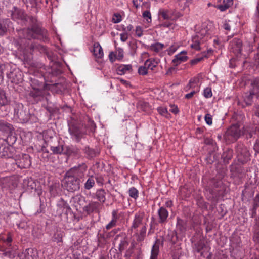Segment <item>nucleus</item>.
Instances as JSON below:
<instances>
[{
	"mask_svg": "<svg viewBox=\"0 0 259 259\" xmlns=\"http://www.w3.org/2000/svg\"><path fill=\"white\" fill-rule=\"evenodd\" d=\"M167 239L170 241L173 245L177 243L178 239V237L177 236V233L176 231H169L167 235Z\"/></svg>",
	"mask_w": 259,
	"mask_h": 259,
	"instance_id": "36",
	"label": "nucleus"
},
{
	"mask_svg": "<svg viewBox=\"0 0 259 259\" xmlns=\"http://www.w3.org/2000/svg\"><path fill=\"white\" fill-rule=\"evenodd\" d=\"M51 150L53 154H63L64 146L58 145L57 146H50Z\"/></svg>",
	"mask_w": 259,
	"mask_h": 259,
	"instance_id": "35",
	"label": "nucleus"
},
{
	"mask_svg": "<svg viewBox=\"0 0 259 259\" xmlns=\"http://www.w3.org/2000/svg\"><path fill=\"white\" fill-rule=\"evenodd\" d=\"M186 54V52L182 51L175 56V58L172 60V62L175 64V66H178L182 62L187 60L188 57L185 55Z\"/></svg>",
	"mask_w": 259,
	"mask_h": 259,
	"instance_id": "24",
	"label": "nucleus"
},
{
	"mask_svg": "<svg viewBox=\"0 0 259 259\" xmlns=\"http://www.w3.org/2000/svg\"><path fill=\"white\" fill-rule=\"evenodd\" d=\"M80 154V149L75 145H65L64 150V155L68 157L79 156Z\"/></svg>",
	"mask_w": 259,
	"mask_h": 259,
	"instance_id": "15",
	"label": "nucleus"
},
{
	"mask_svg": "<svg viewBox=\"0 0 259 259\" xmlns=\"http://www.w3.org/2000/svg\"><path fill=\"white\" fill-rule=\"evenodd\" d=\"M233 154V150L230 149H227L223 152L222 155V158L223 160V162L225 163H228L229 161L232 159Z\"/></svg>",
	"mask_w": 259,
	"mask_h": 259,
	"instance_id": "30",
	"label": "nucleus"
},
{
	"mask_svg": "<svg viewBox=\"0 0 259 259\" xmlns=\"http://www.w3.org/2000/svg\"><path fill=\"white\" fill-rule=\"evenodd\" d=\"M41 46L45 48V50L44 51H38L40 53H45L46 54V55L47 56L48 58H49V59L50 61H53V59H52L53 53L52 52H49L47 51V49L45 46H44L43 45H41Z\"/></svg>",
	"mask_w": 259,
	"mask_h": 259,
	"instance_id": "52",
	"label": "nucleus"
},
{
	"mask_svg": "<svg viewBox=\"0 0 259 259\" xmlns=\"http://www.w3.org/2000/svg\"><path fill=\"white\" fill-rule=\"evenodd\" d=\"M11 18L16 21H20L24 25L29 24L30 27L19 30L20 36H27L29 38L39 39L46 42L49 40L47 31L39 24L37 18L33 16L28 15L24 10L13 7L10 11Z\"/></svg>",
	"mask_w": 259,
	"mask_h": 259,
	"instance_id": "1",
	"label": "nucleus"
},
{
	"mask_svg": "<svg viewBox=\"0 0 259 259\" xmlns=\"http://www.w3.org/2000/svg\"><path fill=\"white\" fill-rule=\"evenodd\" d=\"M38 256L37 250L31 248L26 249L18 254V257L19 259H37Z\"/></svg>",
	"mask_w": 259,
	"mask_h": 259,
	"instance_id": "14",
	"label": "nucleus"
},
{
	"mask_svg": "<svg viewBox=\"0 0 259 259\" xmlns=\"http://www.w3.org/2000/svg\"><path fill=\"white\" fill-rule=\"evenodd\" d=\"M148 69L146 66H140L138 69V73L140 75H145L148 73Z\"/></svg>",
	"mask_w": 259,
	"mask_h": 259,
	"instance_id": "48",
	"label": "nucleus"
},
{
	"mask_svg": "<svg viewBox=\"0 0 259 259\" xmlns=\"http://www.w3.org/2000/svg\"><path fill=\"white\" fill-rule=\"evenodd\" d=\"M83 151L85 157L91 160L98 156L100 154V150L97 148H91L89 146H86L83 149Z\"/></svg>",
	"mask_w": 259,
	"mask_h": 259,
	"instance_id": "16",
	"label": "nucleus"
},
{
	"mask_svg": "<svg viewBox=\"0 0 259 259\" xmlns=\"http://www.w3.org/2000/svg\"><path fill=\"white\" fill-rule=\"evenodd\" d=\"M233 0H223L221 5H219L216 7L221 11H224L228 9L233 5Z\"/></svg>",
	"mask_w": 259,
	"mask_h": 259,
	"instance_id": "34",
	"label": "nucleus"
},
{
	"mask_svg": "<svg viewBox=\"0 0 259 259\" xmlns=\"http://www.w3.org/2000/svg\"><path fill=\"white\" fill-rule=\"evenodd\" d=\"M69 131L70 134L75 137L77 142H79L84 135V133L78 126L74 124L69 127Z\"/></svg>",
	"mask_w": 259,
	"mask_h": 259,
	"instance_id": "18",
	"label": "nucleus"
},
{
	"mask_svg": "<svg viewBox=\"0 0 259 259\" xmlns=\"http://www.w3.org/2000/svg\"><path fill=\"white\" fill-rule=\"evenodd\" d=\"M16 140L17 138L16 136L12 134H10L8 136L5 142H7L9 145L11 146V145L14 144L16 142Z\"/></svg>",
	"mask_w": 259,
	"mask_h": 259,
	"instance_id": "43",
	"label": "nucleus"
},
{
	"mask_svg": "<svg viewBox=\"0 0 259 259\" xmlns=\"http://www.w3.org/2000/svg\"><path fill=\"white\" fill-rule=\"evenodd\" d=\"M255 94V93L251 90L249 92L244 93L242 95V102L238 101V104L241 106L242 108L251 106L253 103V97Z\"/></svg>",
	"mask_w": 259,
	"mask_h": 259,
	"instance_id": "12",
	"label": "nucleus"
},
{
	"mask_svg": "<svg viewBox=\"0 0 259 259\" xmlns=\"http://www.w3.org/2000/svg\"><path fill=\"white\" fill-rule=\"evenodd\" d=\"M63 232L60 231H57L52 237L53 241L57 243H60L62 242Z\"/></svg>",
	"mask_w": 259,
	"mask_h": 259,
	"instance_id": "39",
	"label": "nucleus"
},
{
	"mask_svg": "<svg viewBox=\"0 0 259 259\" xmlns=\"http://www.w3.org/2000/svg\"><path fill=\"white\" fill-rule=\"evenodd\" d=\"M9 77L12 78V82L15 83H19L22 80L21 74L19 71L11 72Z\"/></svg>",
	"mask_w": 259,
	"mask_h": 259,
	"instance_id": "32",
	"label": "nucleus"
},
{
	"mask_svg": "<svg viewBox=\"0 0 259 259\" xmlns=\"http://www.w3.org/2000/svg\"><path fill=\"white\" fill-rule=\"evenodd\" d=\"M100 204L98 202L91 201L89 204L83 207V211L87 214L90 215L93 212H97L99 211V208Z\"/></svg>",
	"mask_w": 259,
	"mask_h": 259,
	"instance_id": "17",
	"label": "nucleus"
},
{
	"mask_svg": "<svg viewBox=\"0 0 259 259\" xmlns=\"http://www.w3.org/2000/svg\"><path fill=\"white\" fill-rule=\"evenodd\" d=\"M27 185L28 187H30L31 189H36V182L31 178L28 179Z\"/></svg>",
	"mask_w": 259,
	"mask_h": 259,
	"instance_id": "47",
	"label": "nucleus"
},
{
	"mask_svg": "<svg viewBox=\"0 0 259 259\" xmlns=\"http://www.w3.org/2000/svg\"><path fill=\"white\" fill-rule=\"evenodd\" d=\"M64 181V186L67 191L73 192L79 190L81 180L79 178L66 174Z\"/></svg>",
	"mask_w": 259,
	"mask_h": 259,
	"instance_id": "6",
	"label": "nucleus"
},
{
	"mask_svg": "<svg viewBox=\"0 0 259 259\" xmlns=\"http://www.w3.org/2000/svg\"><path fill=\"white\" fill-rule=\"evenodd\" d=\"M163 47L164 45L163 44L157 42L152 44L150 48L151 50L157 53L162 50Z\"/></svg>",
	"mask_w": 259,
	"mask_h": 259,
	"instance_id": "41",
	"label": "nucleus"
},
{
	"mask_svg": "<svg viewBox=\"0 0 259 259\" xmlns=\"http://www.w3.org/2000/svg\"><path fill=\"white\" fill-rule=\"evenodd\" d=\"M259 206V202H254L253 205V207L251 209V217L255 218L256 214V209Z\"/></svg>",
	"mask_w": 259,
	"mask_h": 259,
	"instance_id": "50",
	"label": "nucleus"
},
{
	"mask_svg": "<svg viewBox=\"0 0 259 259\" xmlns=\"http://www.w3.org/2000/svg\"><path fill=\"white\" fill-rule=\"evenodd\" d=\"M192 44L191 45L192 48L195 49L196 50H200V38L198 35H196L192 38Z\"/></svg>",
	"mask_w": 259,
	"mask_h": 259,
	"instance_id": "38",
	"label": "nucleus"
},
{
	"mask_svg": "<svg viewBox=\"0 0 259 259\" xmlns=\"http://www.w3.org/2000/svg\"><path fill=\"white\" fill-rule=\"evenodd\" d=\"M253 60L255 64L257 66H259V43L257 49V52L254 54Z\"/></svg>",
	"mask_w": 259,
	"mask_h": 259,
	"instance_id": "54",
	"label": "nucleus"
},
{
	"mask_svg": "<svg viewBox=\"0 0 259 259\" xmlns=\"http://www.w3.org/2000/svg\"><path fill=\"white\" fill-rule=\"evenodd\" d=\"M10 102L6 96V91L0 88V110H1V115L2 116L7 115L9 113Z\"/></svg>",
	"mask_w": 259,
	"mask_h": 259,
	"instance_id": "8",
	"label": "nucleus"
},
{
	"mask_svg": "<svg viewBox=\"0 0 259 259\" xmlns=\"http://www.w3.org/2000/svg\"><path fill=\"white\" fill-rule=\"evenodd\" d=\"M177 229L181 232H185L186 230V222L179 217H177Z\"/></svg>",
	"mask_w": 259,
	"mask_h": 259,
	"instance_id": "33",
	"label": "nucleus"
},
{
	"mask_svg": "<svg viewBox=\"0 0 259 259\" xmlns=\"http://www.w3.org/2000/svg\"><path fill=\"white\" fill-rule=\"evenodd\" d=\"M117 221H115L114 220H112L110 221V222L106 226V229L107 230H109L111 228L114 227L116 224Z\"/></svg>",
	"mask_w": 259,
	"mask_h": 259,
	"instance_id": "63",
	"label": "nucleus"
},
{
	"mask_svg": "<svg viewBox=\"0 0 259 259\" xmlns=\"http://www.w3.org/2000/svg\"><path fill=\"white\" fill-rule=\"evenodd\" d=\"M207 57L206 55H203L202 57H198L195 59H194L191 61V64L192 65H195L200 62L202 59H203V57Z\"/></svg>",
	"mask_w": 259,
	"mask_h": 259,
	"instance_id": "57",
	"label": "nucleus"
},
{
	"mask_svg": "<svg viewBox=\"0 0 259 259\" xmlns=\"http://www.w3.org/2000/svg\"><path fill=\"white\" fill-rule=\"evenodd\" d=\"M132 70V66L131 64L128 65H120L117 69V73L119 75H123L126 73L127 71L131 72Z\"/></svg>",
	"mask_w": 259,
	"mask_h": 259,
	"instance_id": "31",
	"label": "nucleus"
},
{
	"mask_svg": "<svg viewBox=\"0 0 259 259\" xmlns=\"http://www.w3.org/2000/svg\"><path fill=\"white\" fill-rule=\"evenodd\" d=\"M116 57L118 60H121L123 57V50L121 48H118L117 50V55Z\"/></svg>",
	"mask_w": 259,
	"mask_h": 259,
	"instance_id": "61",
	"label": "nucleus"
},
{
	"mask_svg": "<svg viewBox=\"0 0 259 259\" xmlns=\"http://www.w3.org/2000/svg\"><path fill=\"white\" fill-rule=\"evenodd\" d=\"M251 85L252 87V91H254L259 98V77L255 78L251 81Z\"/></svg>",
	"mask_w": 259,
	"mask_h": 259,
	"instance_id": "37",
	"label": "nucleus"
},
{
	"mask_svg": "<svg viewBox=\"0 0 259 259\" xmlns=\"http://www.w3.org/2000/svg\"><path fill=\"white\" fill-rule=\"evenodd\" d=\"M88 126L89 127L90 131L92 132H94L95 128H96V124L93 121L91 120H89Z\"/></svg>",
	"mask_w": 259,
	"mask_h": 259,
	"instance_id": "59",
	"label": "nucleus"
},
{
	"mask_svg": "<svg viewBox=\"0 0 259 259\" xmlns=\"http://www.w3.org/2000/svg\"><path fill=\"white\" fill-rule=\"evenodd\" d=\"M16 164L21 169L28 168L31 164L30 157L28 154L22 153L15 156Z\"/></svg>",
	"mask_w": 259,
	"mask_h": 259,
	"instance_id": "9",
	"label": "nucleus"
},
{
	"mask_svg": "<svg viewBox=\"0 0 259 259\" xmlns=\"http://www.w3.org/2000/svg\"><path fill=\"white\" fill-rule=\"evenodd\" d=\"M93 52L95 57L98 58H102L104 55L103 49L99 42L94 44Z\"/></svg>",
	"mask_w": 259,
	"mask_h": 259,
	"instance_id": "25",
	"label": "nucleus"
},
{
	"mask_svg": "<svg viewBox=\"0 0 259 259\" xmlns=\"http://www.w3.org/2000/svg\"><path fill=\"white\" fill-rule=\"evenodd\" d=\"M159 15L164 20L175 21L181 16L179 12H173L168 10L161 9L159 10Z\"/></svg>",
	"mask_w": 259,
	"mask_h": 259,
	"instance_id": "13",
	"label": "nucleus"
},
{
	"mask_svg": "<svg viewBox=\"0 0 259 259\" xmlns=\"http://www.w3.org/2000/svg\"><path fill=\"white\" fill-rule=\"evenodd\" d=\"M12 24L11 21L9 19H4L0 21V35L3 36L5 35L8 28L10 27Z\"/></svg>",
	"mask_w": 259,
	"mask_h": 259,
	"instance_id": "23",
	"label": "nucleus"
},
{
	"mask_svg": "<svg viewBox=\"0 0 259 259\" xmlns=\"http://www.w3.org/2000/svg\"><path fill=\"white\" fill-rule=\"evenodd\" d=\"M143 17L146 19V20L148 22H149L151 21V13L148 11H145L143 12Z\"/></svg>",
	"mask_w": 259,
	"mask_h": 259,
	"instance_id": "56",
	"label": "nucleus"
},
{
	"mask_svg": "<svg viewBox=\"0 0 259 259\" xmlns=\"http://www.w3.org/2000/svg\"><path fill=\"white\" fill-rule=\"evenodd\" d=\"M205 120L208 125H211L212 123V119L211 115L210 114H206L205 116Z\"/></svg>",
	"mask_w": 259,
	"mask_h": 259,
	"instance_id": "58",
	"label": "nucleus"
},
{
	"mask_svg": "<svg viewBox=\"0 0 259 259\" xmlns=\"http://www.w3.org/2000/svg\"><path fill=\"white\" fill-rule=\"evenodd\" d=\"M87 169V165L84 163H82L81 164H79L77 166L71 168L67 172V175H73V176H75L80 179L81 178L84 176Z\"/></svg>",
	"mask_w": 259,
	"mask_h": 259,
	"instance_id": "11",
	"label": "nucleus"
},
{
	"mask_svg": "<svg viewBox=\"0 0 259 259\" xmlns=\"http://www.w3.org/2000/svg\"><path fill=\"white\" fill-rule=\"evenodd\" d=\"M144 217V212H138L135 214L132 226H131L132 230L137 229L142 224Z\"/></svg>",
	"mask_w": 259,
	"mask_h": 259,
	"instance_id": "21",
	"label": "nucleus"
},
{
	"mask_svg": "<svg viewBox=\"0 0 259 259\" xmlns=\"http://www.w3.org/2000/svg\"><path fill=\"white\" fill-rule=\"evenodd\" d=\"M106 193L104 189H99L95 194L96 198L101 203H104L106 201Z\"/></svg>",
	"mask_w": 259,
	"mask_h": 259,
	"instance_id": "27",
	"label": "nucleus"
},
{
	"mask_svg": "<svg viewBox=\"0 0 259 259\" xmlns=\"http://www.w3.org/2000/svg\"><path fill=\"white\" fill-rule=\"evenodd\" d=\"M240 135L241 130L239 129V126L237 124H234L228 128L224 135V137L226 141L233 142L236 141Z\"/></svg>",
	"mask_w": 259,
	"mask_h": 259,
	"instance_id": "7",
	"label": "nucleus"
},
{
	"mask_svg": "<svg viewBox=\"0 0 259 259\" xmlns=\"http://www.w3.org/2000/svg\"><path fill=\"white\" fill-rule=\"evenodd\" d=\"M12 125L7 121L0 119V131L10 133L12 130Z\"/></svg>",
	"mask_w": 259,
	"mask_h": 259,
	"instance_id": "26",
	"label": "nucleus"
},
{
	"mask_svg": "<svg viewBox=\"0 0 259 259\" xmlns=\"http://www.w3.org/2000/svg\"><path fill=\"white\" fill-rule=\"evenodd\" d=\"M51 89L55 90L56 92L59 94L62 93L63 90L64 89V87L61 83H57L52 84L51 85Z\"/></svg>",
	"mask_w": 259,
	"mask_h": 259,
	"instance_id": "42",
	"label": "nucleus"
},
{
	"mask_svg": "<svg viewBox=\"0 0 259 259\" xmlns=\"http://www.w3.org/2000/svg\"><path fill=\"white\" fill-rule=\"evenodd\" d=\"M128 245V243L127 241H126L125 239L123 240H122L119 246V250L120 251H122L125 249V248Z\"/></svg>",
	"mask_w": 259,
	"mask_h": 259,
	"instance_id": "49",
	"label": "nucleus"
},
{
	"mask_svg": "<svg viewBox=\"0 0 259 259\" xmlns=\"http://www.w3.org/2000/svg\"><path fill=\"white\" fill-rule=\"evenodd\" d=\"M253 240L255 242L259 243V230H256L254 233Z\"/></svg>",
	"mask_w": 259,
	"mask_h": 259,
	"instance_id": "64",
	"label": "nucleus"
},
{
	"mask_svg": "<svg viewBox=\"0 0 259 259\" xmlns=\"http://www.w3.org/2000/svg\"><path fill=\"white\" fill-rule=\"evenodd\" d=\"M229 49L237 57L243 54V52L247 53L252 52V46L249 43L243 44L242 40L238 38H233L229 42Z\"/></svg>",
	"mask_w": 259,
	"mask_h": 259,
	"instance_id": "4",
	"label": "nucleus"
},
{
	"mask_svg": "<svg viewBox=\"0 0 259 259\" xmlns=\"http://www.w3.org/2000/svg\"><path fill=\"white\" fill-rule=\"evenodd\" d=\"M205 244L202 242H198L194 244L195 249L197 252H200L204 247Z\"/></svg>",
	"mask_w": 259,
	"mask_h": 259,
	"instance_id": "46",
	"label": "nucleus"
},
{
	"mask_svg": "<svg viewBox=\"0 0 259 259\" xmlns=\"http://www.w3.org/2000/svg\"><path fill=\"white\" fill-rule=\"evenodd\" d=\"M158 242H159V240L157 239L152 246L150 259H157L159 252V245Z\"/></svg>",
	"mask_w": 259,
	"mask_h": 259,
	"instance_id": "29",
	"label": "nucleus"
},
{
	"mask_svg": "<svg viewBox=\"0 0 259 259\" xmlns=\"http://www.w3.org/2000/svg\"><path fill=\"white\" fill-rule=\"evenodd\" d=\"M95 178L93 176L90 177L84 184V188L90 190L95 185Z\"/></svg>",
	"mask_w": 259,
	"mask_h": 259,
	"instance_id": "40",
	"label": "nucleus"
},
{
	"mask_svg": "<svg viewBox=\"0 0 259 259\" xmlns=\"http://www.w3.org/2000/svg\"><path fill=\"white\" fill-rule=\"evenodd\" d=\"M84 256L83 255V253L81 250L76 249L73 251V259H80Z\"/></svg>",
	"mask_w": 259,
	"mask_h": 259,
	"instance_id": "45",
	"label": "nucleus"
},
{
	"mask_svg": "<svg viewBox=\"0 0 259 259\" xmlns=\"http://www.w3.org/2000/svg\"><path fill=\"white\" fill-rule=\"evenodd\" d=\"M17 32L18 38H14L12 44L21 52L20 59L25 64L35 68H40L41 63L34 62L32 61L33 54L35 51H44L45 48L41 45L35 42L30 44L29 40L32 38H29L25 35L20 36L19 30Z\"/></svg>",
	"mask_w": 259,
	"mask_h": 259,
	"instance_id": "2",
	"label": "nucleus"
},
{
	"mask_svg": "<svg viewBox=\"0 0 259 259\" xmlns=\"http://www.w3.org/2000/svg\"><path fill=\"white\" fill-rule=\"evenodd\" d=\"M17 247L16 246L11 247V246L9 245V247L6 249L4 254L6 256H8L10 258H14L16 255H18L17 253Z\"/></svg>",
	"mask_w": 259,
	"mask_h": 259,
	"instance_id": "28",
	"label": "nucleus"
},
{
	"mask_svg": "<svg viewBox=\"0 0 259 259\" xmlns=\"http://www.w3.org/2000/svg\"><path fill=\"white\" fill-rule=\"evenodd\" d=\"M237 161L244 164L250 160V154L247 147L242 144H238L235 148Z\"/></svg>",
	"mask_w": 259,
	"mask_h": 259,
	"instance_id": "5",
	"label": "nucleus"
},
{
	"mask_svg": "<svg viewBox=\"0 0 259 259\" xmlns=\"http://www.w3.org/2000/svg\"><path fill=\"white\" fill-rule=\"evenodd\" d=\"M224 176L222 174L218 178L211 179L206 186L205 190L208 200L216 204L220 197H223L226 194V187L223 184L220 179Z\"/></svg>",
	"mask_w": 259,
	"mask_h": 259,
	"instance_id": "3",
	"label": "nucleus"
},
{
	"mask_svg": "<svg viewBox=\"0 0 259 259\" xmlns=\"http://www.w3.org/2000/svg\"><path fill=\"white\" fill-rule=\"evenodd\" d=\"M205 160L206 162L208 164H212L214 160V155L213 154H210L208 155L206 158Z\"/></svg>",
	"mask_w": 259,
	"mask_h": 259,
	"instance_id": "55",
	"label": "nucleus"
},
{
	"mask_svg": "<svg viewBox=\"0 0 259 259\" xmlns=\"http://www.w3.org/2000/svg\"><path fill=\"white\" fill-rule=\"evenodd\" d=\"M14 148L12 146L9 145L5 140L0 142V157L8 158L13 156Z\"/></svg>",
	"mask_w": 259,
	"mask_h": 259,
	"instance_id": "10",
	"label": "nucleus"
},
{
	"mask_svg": "<svg viewBox=\"0 0 259 259\" xmlns=\"http://www.w3.org/2000/svg\"><path fill=\"white\" fill-rule=\"evenodd\" d=\"M29 97L32 98L36 103L42 100L44 98L43 92L39 89H33L29 93Z\"/></svg>",
	"mask_w": 259,
	"mask_h": 259,
	"instance_id": "20",
	"label": "nucleus"
},
{
	"mask_svg": "<svg viewBox=\"0 0 259 259\" xmlns=\"http://www.w3.org/2000/svg\"><path fill=\"white\" fill-rule=\"evenodd\" d=\"M135 32L136 35L140 37L143 35V30L141 26H138L136 28Z\"/></svg>",
	"mask_w": 259,
	"mask_h": 259,
	"instance_id": "60",
	"label": "nucleus"
},
{
	"mask_svg": "<svg viewBox=\"0 0 259 259\" xmlns=\"http://www.w3.org/2000/svg\"><path fill=\"white\" fill-rule=\"evenodd\" d=\"M203 94L204 97L207 98L211 97L212 95L211 88H207L205 89L204 90Z\"/></svg>",
	"mask_w": 259,
	"mask_h": 259,
	"instance_id": "53",
	"label": "nucleus"
},
{
	"mask_svg": "<svg viewBox=\"0 0 259 259\" xmlns=\"http://www.w3.org/2000/svg\"><path fill=\"white\" fill-rule=\"evenodd\" d=\"M144 65L147 67L148 69H151V70H153L154 68L156 66L155 65H154L153 63L149 60H147L145 61Z\"/></svg>",
	"mask_w": 259,
	"mask_h": 259,
	"instance_id": "51",
	"label": "nucleus"
},
{
	"mask_svg": "<svg viewBox=\"0 0 259 259\" xmlns=\"http://www.w3.org/2000/svg\"><path fill=\"white\" fill-rule=\"evenodd\" d=\"M15 114L21 122H27L29 119V112L26 109H24L22 105L15 111Z\"/></svg>",
	"mask_w": 259,
	"mask_h": 259,
	"instance_id": "19",
	"label": "nucleus"
},
{
	"mask_svg": "<svg viewBox=\"0 0 259 259\" xmlns=\"http://www.w3.org/2000/svg\"><path fill=\"white\" fill-rule=\"evenodd\" d=\"M128 193L130 197L135 199H136L138 197V191L135 187L131 188L128 191Z\"/></svg>",
	"mask_w": 259,
	"mask_h": 259,
	"instance_id": "44",
	"label": "nucleus"
},
{
	"mask_svg": "<svg viewBox=\"0 0 259 259\" xmlns=\"http://www.w3.org/2000/svg\"><path fill=\"white\" fill-rule=\"evenodd\" d=\"M158 214L159 217V223L161 224L165 223L167 222V219L168 217V212L167 209L161 207L158 210Z\"/></svg>",
	"mask_w": 259,
	"mask_h": 259,
	"instance_id": "22",
	"label": "nucleus"
},
{
	"mask_svg": "<svg viewBox=\"0 0 259 259\" xmlns=\"http://www.w3.org/2000/svg\"><path fill=\"white\" fill-rule=\"evenodd\" d=\"M253 149L255 151V154H259V138H257L253 146Z\"/></svg>",
	"mask_w": 259,
	"mask_h": 259,
	"instance_id": "62",
	"label": "nucleus"
}]
</instances>
